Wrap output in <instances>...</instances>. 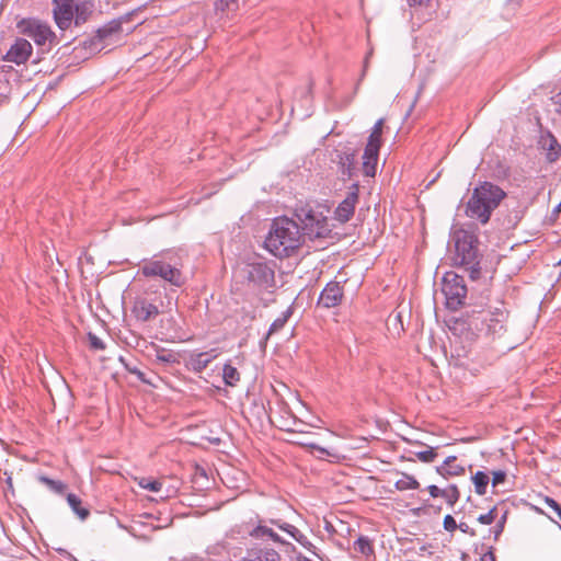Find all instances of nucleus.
Segmentation results:
<instances>
[{"instance_id":"f257e3e1","label":"nucleus","mask_w":561,"mask_h":561,"mask_svg":"<svg viewBox=\"0 0 561 561\" xmlns=\"http://www.w3.org/2000/svg\"><path fill=\"white\" fill-rule=\"evenodd\" d=\"M302 238L304 234L296 221L279 217L273 220L264 244L275 256L287 257L301 245Z\"/></svg>"},{"instance_id":"f03ea898","label":"nucleus","mask_w":561,"mask_h":561,"mask_svg":"<svg viewBox=\"0 0 561 561\" xmlns=\"http://www.w3.org/2000/svg\"><path fill=\"white\" fill-rule=\"evenodd\" d=\"M505 196L506 193L500 186L483 182L473 190L467 203L466 214L485 225Z\"/></svg>"},{"instance_id":"7ed1b4c3","label":"nucleus","mask_w":561,"mask_h":561,"mask_svg":"<svg viewBox=\"0 0 561 561\" xmlns=\"http://www.w3.org/2000/svg\"><path fill=\"white\" fill-rule=\"evenodd\" d=\"M182 267L181 260L174 253L167 251L144 260L139 272L145 277H160L172 286L181 287L185 284Z\"/></svg>"},{"instance_id":"20e7f679","label":"nucleus","mask_w":561,"mask_h":561,"mask_svg":"<svg viewBox=\"0 0 561 561\" xmlns=\"http://www.w3.org/2000/svg\"><path fill=\"white\" fill-rule=\"evenodd\" d=\"M453 241L455 243V253L451 257L454 265L468 266L470 277L476 279L480 274V268L477 267L478 249L476 238L465 230H457L453 234Z\"/></svg>"},{"instance_id":"39448f33","label":"nucleus","mask_w":561,"mask_h":561,"mask_svg":"<svg viewBox=\"0 0 561 561\" xmlns=\"http://www.w3.org/2000/svg\"><path fill=\"white\" fill-rule=\"evenodd\" d=\"M295 215L302 225L304 234L310 240L325 238L329 234L330 228L323 211L304 205L295 209Z\"/></svg>"},{"instance_id":"423d86ee","label":"nucleus","mask_w":561,"mask_h":561,"mask_svg":"<svg viewBox=\"0 0 561 561\" xmlns=\"http://www.w3.org/2000/svg\"><path fill=\"white\" fill-rule=\"evenodd\" d=\"M383 119H378L368 137V141L363 154V171L367 176H374L378 161L379 149L381 146V134Z\"/></svg>"},{"instance_id":"0eeeda50","label":"nucleus","mask_w":561,"mask_h":561,"mask_svg":"<svg viewBox=\"0 0 561 561\" xmlns=\"http://www.w3.org/2000/svg\"><path fill=\"white\" fill-rule=\"evenodd\" d=\"M243 276L254 287L268 289L275 284L274 270L265 262L249 263L243 268Z\"/></svg>"},{"instance_id":"6e6552de","label":"nucleus","mask_w":561,"mask_h":561,"mask_svg":"<svg viewBox=\"0 0 561 561\" xmlns=\"http://www.w3.org/2000/svg\"><path fill=\"white\" fill-rule=\"evenodd\" d=\"M442 291L447 299L448 306L457 308L462 305L467 295L463 277L453 272L446 273L443 277Z\"/></svg>"},{"instance_id":"1a4fd4ad","label":"nucleus","mask_w":561,"mask_h":561,"mask_svg":"<svg viewBox=\"0 0 561 561\" xmlns=\"http://www.w3.org/2000/svg\"><path fill=\"white\" fill-rule=\"evenodd\" d=\"M18 27L22 34L31 37L38 46L50 44L56 37L50 27L38 20L24 19L18 24Z\"/></svg>"},{"instance_id":"9d476101","label":"nucleus","mask_w":561,"mask_h":561,"mask_svg":"<svg viewBox=\"0 0 561 561\" xmlns=\"http://www.w3.org/2000/svg\"><path fill=\"white\" fill-rule=\"evenodd\" d=\"M53 3L57 26L62 31L68 30L73 22L76 0H53Z\"/></svg>"},{"instance_id":"9b49d317","label":"nucleus","mask_w":561,"mask_h":561,"mask_svg":"<svg viewBox=\"0 0 561 561\" xmlns=\"http://www.w3.org/2000/svg\"><path fill=\"white\" fill-rule=\"evenodd\" d=\"M358 184H353L345 198L336 207L334 211L335 219L341 224L347 222L354 215L355 207L358 203Z\"/></svg>"},{"instance_id":"f8f14e48","label":"nucleus","mask_w":561,"mask_h":561,"mask_svg":"<svg viewBox=\"0 0 561 561\" xmlns=\"http://www.w3.org/2000/svg\"><path fill=\"white\" fill-rule=\"evenodd\" d=\"M32 45L25 38H18L7 51L4 59L16 65L25 64L32 55Z\"/></svg>"},{"instance_id":"ddd939ff","label":"nucleus","mask_w":561,"mask_h":561,"mask_svg":"<svg viewBox=\"0 0 561 561\" xmlns=\"http://www.w3.org/2000/svg\"><path fill=\"white\" fill-rule=\"evenodd\" d=\"M343 287L337 282H330L320 294L318 305L324 308H333L341 304Z\"/></svg>"},{"instance_id":"4468645a","label":"nucleus","mask_w":561,"mask_h":561,"mask_svg":"<svg viewBox=\"0 0 561 561\" xmlns=\"http://www.w3.org/2000/svg\"><path fill=\"white\" fill-rule=\"evenodd\" d=\"M216 357L214 350L191 354L187 365L193 371L202 373Z\"/></svg>"},{"instance_id":"2eb2a0df","label":"nucleus","mask_w":561,"mask_h":561,"mask_svg":"<svg viewBox=\"0 0 561 561\" xmlns=\"http://www.w3.org/2000/svg\"><path fill=\"white\" fill-rule=\"evenodd\" d=\"M133 312L135 317L142 322L150 321L159 314L158 307L145 299L135 302Z\"/></svg>"},{"instance_id":"dca6fc26","label":"nucleus","mask_w":561,"mask_h":561,"mask_svg":"<svg viewBox=\"0 0 561 561\" xmlns=\"http://www.w3.org/2000/svg\"><path fill=\"white\" fill-rule=\"evenodd\" d=\"M456 456L447 457L440 466L436 467V472L445 479L463 474L465 468L456 463Z\"/></svg>"},{"instance_id":"f3484780","label":"nucleus","mask_w":561,"mask_h":561,"mask_svg":"<svg viewBox=\"0 0 561 561\" xmlns=\"http://www.w3.org/2000/svg\"><path fill=\"white\" fill-rule=\"evenodd\" d=\"M94 11V4L91 1L76 0L73 23L80 26L89 21Z\"/></svg>"},{"instance_id":"a211bd4d","label":"nucleus","mask_w":561,"mask_h":561,"mask_svg":"<svg viewBox=\"0 0 561 561\" xmlns=\"http://www.w3.org/2000/svg\"><path fill=\"white\" fill-rule=\"evenodd\" d=\"M337 159L341 173L347 178H352L355 168V152L351 149L341 151L337 153Z\"/></svg>"},{"instance_id":"6ab92c4d","label":"nucleus","mask_w":561,"mask_h":561,"mask_svg":"<svg viewBox=\"0 0 561 561\" xmlns=\"http://www.w3.org/2000/svg\"><path fill=\"white\" fill-rule=\"evenodd\" d=\"M241 561H280V556L274 549L261 548L251 550Z\"/></svg>"},{"instance_id":"aec40b11","label":"nucleus","mask_w":561,"mask_h":561,"mask_svg":"<svg viewBox=\"0 0 561 561\" xmlns=\"http://www.w3.org/2000/svg\"><path fill=\"white\" fill-rule=\"evenodd\" d=\"M123 21L124 20L122 19L110 21L107 24L96 31L95 38L102 42L114 34H119L122 31Z\"/></svg>"},{"instance_id":"412c9836","label":"nucleus","mask_w":561,"mask_h":561,"mask_svg":"<svg viewBox=\"0 0 561 561\" xmlns=\"http://www.w3.org/2000/svg\"><path fill=\"white\" fill-rule=\"evenodd\" d=\"M67 502H68L69 506L71 507V510L73 511V513L81 520H85L89 517L90 511L87 507L82 506V501L79 496H77L73 493H69V494H67Z\"/></svg>"},{"instance_id":"4be33fe9","label":"nucleus","mask_w":561,"mask_h":561,"mask_svg":"<svg viewBox=\"0 0 561 561\" xmlns=\"http://www.w3.org/2000/svg\"><path fill=\"white\" fill-rule=\"evenodd\" d=\"M472 482L474 484L476 493L484 495L486 493V486L490 482V478L485 472L477 471L472 477Z\"/></svg>"},{"instance_id":"5701e85b","label":"nucleus","mask_w":561,"mask_h":561,"mask_svg":"<svg viewBox=\"0 0 561 561\" xmlns=\"http://www.w3.org/2000/svg\"><path fill=\"white\" fill-rule=\"evenodd\" d=\"M394 486L399 491L416 490L420 488V483L413 476L402 473V477L396 482Z\"/></svg>"},{"instance_id":"b1692460","label":"nucleus","mask_w":561,"mask_h":561,"mask_svg":"<svg viewBox=\"0 0 561 561\" xmlns=\"http://www.w3.org/2000/svg\"><path fill=\"white\" fill-rule=\"evenodd\" d=\"M354 550L365 557H370L374 553L373 542L368 537L360 536L354 542Z\"/></svg>"},{"instance_id":"393cba45","label":"nucleus","mask_w":561,"mask_h":561,"mask_svg":"<svg viewBox=\"0 0 561 561\" xmlns=\"http://www.w3.org/2000/svg\"><path fill=\"white\" fill-rule=\"evenodd\" d=\"M224 381L227 386L234 387L240 380V373L230 364H226L222 369Z\"/></svg>"},{"instance_id":"a878e982","label":"nucleus","mask_w":561,"mask_h":561,"mask_svg":"<svg viewBox=\"0 0 561 561\" xmlns=\"http://www.w3.org/2000/svg\"><path fill=\"white\" fill-rule=\"evenodd\" d=\"M249 534H250V536H252L254 538L268 537L273 541H276V542L280 541L279 536L272 528H270L267 526H263V525H257Z\"/></svg>"},{"instance_id":"bb28decb","label":"nucleus","mask_w":561,"mask_h":561,"mask_svg":"<svg viewBox=\"0 0 561 561\" xmlns=\"http://www.w3.org/2000/svg\"><path fill=\"white\" fill-rule=\"evenodd\" d=\"M290 316H291V310H290V308H288L285 312H283V314L280 317L275 319L267 331L266 339H268L271 335L280 331L287 323Z\"/></svg>"},{"instance_id":"cd10ccee","label":"nucleus","mask_w":561,"mask_h":561,"mask_svg":"<svg viewBox=\"0 0 561 561\" xmlns=\"http://www.w3.org/2000/svg\"><path fill=\"white\" fill-rule=\"evenodd\" d=\"M154 352H156V354H154L156 359L160 363H163V364L179 363L178 355L172 351L156 346Z\"/></svg>"},{"instance_id":"c85d7f7f","label":"nucleus","mask_w":561,"mask_h":561,"mask_svg":"<svg viewBox=\"0 0 561 561\" xmlns=\"http://www.w3.org/2000/svg\"><path fill=\"white\" fill-rule=\"evenodd\" d=\"M239 9V0H217L215 2V10L217 13L234 12Z\"/></svg>"},{"instance_id":"c756f323","label":"nucleus","mask_w":561,"mask_h":561,"mask_svg":"<svg viewBox=\"0 0 561 561\" xmlns=\"http://www.w3.org/2000/svg\"><path fill=\"white\" fill-rule=\"evenodd\" d=\"M442 497H444L450 506H454L460 499V492L457 485L450 484L448 488L443 489Z\"/></svg>"},{"instance_id":"7c9ffc66","label":"nucleus","mask_w":561,"mask_h":561,"mask_svg":"<svg viewBox=\"0 0 561 561\" xmlns=\"http://www.w3.org/2000/svg\"><path fill=\"white\" fill-rule=\"evenodd\" d=\"M38 480L44 483L46 486H48L51 491H54L55 493H58V494H62L67 488V485L61 482V481H57V480H53L48 477H45V476H41L38 478Z\"/></svg>"},{"instance_id":"2f4dec72","label":"nucleus","mask_w":561,"mask_h":561,"mask_svg":"<svg viewBox=\"0 0 561 561\" xmlns=\"http://www.w3.org/2000/svg\"><path fill=\"white\" fill-rule=\"evenodd\" d=\"M294 530V539L299 542L304 548L312 552L314 556H318L316 552V547L311 543V541L304 535L298 528H293Z\"/></svg>"},{"instance_id":"473e14b6","label":"nucleus","mask_w":561,"mask_h":561,"mask_svg":"<svg viewBox=\"0 0 561 561\" xmlns=\"http://www.w3.org/2000/svg\"><path fill=\"white\" fill-rule=\"evenodd\" d=\"M415 457L422 462H433L437 457L436 448L428 447L426 450L416 451Z\"/></svg>"},{"instance_id":"72a5a7b5","label":"nucleus","mask_w":561,"mask_h":561,"mask_svg":"<svg viewBox=\"0 0 561 561\" xmlns=\"http://www.w3.org/2000/svg\"><path fill=\"white\" fill-rule=\"evenodd\" d=\"M559 154H560V146H559L558 141L556 140V138L551 137L550 145L548 148V153H547L548 160L551 162L556 161L559 158Z\"/></svg>"},{"instance_id":"f704fd0d","label":"nucleus","mask_w":561,"mask_h":561,"mask_svg":"<svg viewBox=\"0 0 561 561\" xmlns=\"http://www.w3.org/2000/svg\"><path fill=\"white\" fill-rule=\"evenodd\" d=\"M497 517V510L496 507L491 508L488 513L481 514L478 517V522L484 525H491L496 520Z\"/></svg>"},{"instance_id":"c9c22d12","label":"nucleus","mask_w":561,"mask_h":561,"mask_svg":"<svg viewBox=\"0 0 561 561\" xmlns=\"http://www.w3.org/2000/svg\"><path fill=\"white\" fill-rule=\"evenodd\" d=\"M543 501L546 505L552 511V513L556 514L559 520H561V505L557 501L548 496H546Z\"/></svg>"},{"instance_id":"e433bc0d","label":"nucleus","mask_w":561,"mask_h":561,"mask_svg":"<svg viewBox=\"0 0 561 561\" xmlns=\"http://www.w3.org/2000/svg\"><path fill=\"white\" fill-rule=\"evenodd\" d=\"M506 517H507V512H504V514L501 516V518L496 522V525L495 527L493 528V533H494V539L497 540L500 535L503 533L504 530V526H505V523H506Z\"/></svg>"},{"instance_id":"4c0bfd02","label":"nucleus","mask_w":561,"mask_h":561,"mask_svg":"<svg viewBox=\"0 0 561 561\" xmlns=\"http://www.w3.org/2000/svg\"><path fill=\"white\" fill-rule=\"evenodd\" d=\"M90 347L93 350H104L105 343L93 333L88 334Z\"/></svg>"},{"instance_id":"58836bf2","label":"nucleus","mask_w":561,"mask_h":561,"mask_svg":"<svg viewBox=\"0 0 561 561\" xmlns=\"http://www.w3.org/2000/svg\"><path fill=\"white\" fill-rule=\"evenodd\" d=\"M443 525H444L445 530L450 531V533L455 531L459 526V525H457L455 518L451 515H446L444 517Z\"/></svg>"},{"instance_id":"ea45409f","label":"nucleus","mask_w":561,"mask_h":561,"mask_svg":"<svg viewBox=\"0 0 561 561\" xmlns=\"http://www.w3.org/2000/svg\"><path fill=\"white\" fill-rule=\"evenodd\" d=\"M506 480V472L499 470L493 472L492 485L495 488Z\"/></svg>"},{"instance_id":"a19ab883","label":"nucleus","mask_w":561,"mask_h":561,"mask_svg":"<svg viewBox=\"0 0 561 561\" xmlns=\"http://www.w3.org/2000/svg\"><path fill=\"white\" fill-rule=\"evenodd\" d=\"M271 523L273 525H276L279 529L288 533L294 538L295 533H294L293 528H296L295 526L287 524V523H282L280 520H274V519H272Z\"/></svg>"},{"instance_id":"79ce46f5","label":"nucleus","mask_w":561,"mask_h":561,"mask_svg":"<svg viewBox=\"0 0 561 561\" xmlns=\"http://www.w3.org/2000/svg\"><path fill=\"white\" fill-rule=\"evenodd\" d=\"M271 523L273 525H276L279 529L288 533L294 538L295 533H294L293 528H296L295 526L287 524V523H282L280 520H274V519H272Z\"/></svg>"},{"instance_id":"37998d69","label":"nucleus","mask_w":561,"mask_h":561,"mask_svg":"<svg viewBox=\"0 0 561 561\" xmlns=\"http://www.w3.org/2000/svg\"><path fill=\"white\" fill-rule=\"evenodd\" d=\"M140 485L146 489V490H149L151 492H158L161 490L162 488V483L159 482V481H150L148 483H144V482H140Z\"/></svg>"},{"instance_id":"c03bdc74","label":"nucleus","mask_w":561,"mask_h":561,"mask_svg":"<svg viewBox=\"0 0 561 561\" xmlns=\"http://www.w3.org/2000/svg\"><path fill=\"white\" fill-rule=\"evenodd\" d=\"M427 490L432 497H442L443 489H439L437 485H428Z\"/></svg>"},{"instance_id":"a18cd8bd","label":"nucleus","mask_w":561,"mask_h":561,"mask_svg":"<svg viewBox=\"0 0 561 561\" xmlns=\"http://www.w3.org/2000/svg\"><path fill=\"white\" fill-rule=\"evenodd\" d=\"M458 528L460 531L468 534L471 537L476 536V530L471 528L467 523H460Z\"/></svg>"},{"instance_id":"49530a36","label":"nucleus","mask_w":561,"mask_h":561,"mask_svg":"<svg viewBox=\"0 0 561 561\" xmlns=\"http://www.w3.org/2000/svg\"><path fill=\"white\" fill-rule=\"evenodd\" d=\"M551 100L556 106V111L561 114V91L552 96Z\"/></svg>"},{"instance_id":"de8ad7c7","label":"nucleus","mask_w":561,"mask_h":561,"mask_svg":"<svg viewBox=\"0 0 561 561\" xmlns=\"http://www.w3.org/2000/svg\"><path fill=\"white\" fill-rule=\"evenodd\" d=\"M481 561H496V560H495L494 553L492 551H488L482 556Z\"/></svg>"},{"instance_id":"09e8293b","label":"nucleus","mask_w":561,"mask_h":561,"mask_svg":"<svg viewBox=\"0 0 561 561\" xmlns=\"http://www.w3.org/2000/svg\"><path fill=\"white\" fill-rule=\"evenodd\" d=\"M501 320L500 319H493L491 318L490 319V323L488 324L489 327V330H493L495 331L496 330V325L500 324Z\"/></svg>"},{"instance_id":"8fccbe9b","label":"nucleus","mask_w":561,"mask_h":561,"mask_svg":"<svg viewBox=\"0 0 561 561\" xmlns=\"http://www.w3.org/2000/svg\"><path fill=\"white\" fill-rule=\"evenodd\" d=\"M410 5H423L428 3L431 0H408Z\"/></svg>"},{"instance_id":"3c124183","label":"nucleus","mask_w":561,"mask_h":561,"mask_svg":"<svg viewBox=\"0 0 561 561\" xmlns=\"http://www.w3.org/2000/svg\"><path fill=\"white\" fill-rule=\"evenodd\" d=\"M371 51H369L365 58V61H364V69H363V75L362 76H365V72L367 70V67H368V60H369V57L371 56Z\"/></svg>"},{"instance_id":"603ef678","label":"nucleus","mask_w":561,"mask_h":561,"mask_svg":"<svg viewBox=\"0 0 561 561\" xmlns=\"http://www.w3.org/2000/svg\"><path fill=\"white\" fill-rule=\"evenodd\" d=\"M128 369H129V371H130L131 374L137 375L139 378H141V377H142V373H141L140 370H138L137 368H134V369L128 368Z\"/></svg>"},{"instance_id":"864d4df0","label":"nucleus","mask_w":561,"mask_h":561,"mask_svg":"<svg viewBox=\"0 0 561 561\" xmlns=\"http://www.w3.org/2000/svg\"><path fill=\"white\" fill-rule=\"evenodd\" d=\"M396 320H398L399 322H401V316H400V314L396 316Z\"/></svg>"},{"instance_id":"5fc2aeb1","label":"nucleus","mask_w":561,"mask_h":561,"mask_svg":"<svg viewBox=\"0 0 561 561\" xmlns=\"http://www.w3.org/2000/svg\"><path fill=\"white\" fill-rule=\"evenodd\" d=\"M560 264H561V259H560Z\"/></svg>"}]
</instances>
